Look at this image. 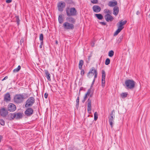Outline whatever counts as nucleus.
<instances>
[{
    "mask_svg": "<svg viewBox=\"0 0 150 150\" xmlns=\"http://www.w3.org/2000/svg\"><path fill=\"white\" fill-rule=\"evenodd\" d=\"M87 96L88 95H87V94H85V96L84 98L85 99H86L87 98Z\"/></svg>",
    "mask_w": 150,
    "mask_h": 150,
    "instance_id": "50",
    "label": "nucleus"
},
{
    "mask_svg": "<svg viewBox=\"0 0 150 150\" xmlns=\"http://www.w3.org/2000/svg\"><path fill=\"white\" fill-rule=\"evenodd\" d=\"M63 15H59L58 17V21L59 23L60 24L62 23L64 21V19L63 18Z\"/></svg>",
    "mask_w": 150,
    "mask_h": 150,
    "instance_id": "22",
    "label": "nucleus"
},
{
    "mask_svg": "<svg viewBox=\"0 0 150 150\" xmlns=\"http://www.w3.org/2000/svg\"><path fill=\"white\" fill-rule=\"evenodd\" d=\"M35 102V99L34 97H30L26 101L25 106L26 108L30 107L33 105Z\"/></svg>",
    "mask_w": 150,
    "mask_h": 150,
    "instance_id": "5",
    "label": "nucleus"
},
{
    "mask_svg": "<svg viewBox=\"0 0 150 150\" xmlns=\"http://www.w3.org/2000/svg\"><path fill=\"white\" fill-rule=\"evenodd\" d=\"M149 18H150V14L149 15Z\"/></svg>",
    "mask_w": 150,
    "mask_h": 150,
    "instance_id": "58",
    "label": "nucleus"
},
{
    "mask_svg": "<svg viewBox=\"0 0 150 150\" xmlns=\"http://www.w3.org/2000/svg\"><path fill=\"white\" fill-rule=\"evenodd\" d=\"M88 105H87V110L89 113H91L92 110L91 107V100L89 98L88 99Z\"/></svg>",
    "mask_w": 150,
    "mask_h": 150,
    "instance_id": "12",
    "label": "nucleus"
},
{
    "mask_svg": "<svg viewBox=\"0 0 150 150\" xmlns=\"http://www.w3.org/2000/svg\"><path fill=\"white\" fill-rule=\"evenodd\" d=\"M21 67L20 65L18 66L17 68L14 69L13 70V72H18L21 69Z\"/></svg>",
    "mask_w": 150,
    "mask_h": 150,
    "instance_id": "26",
    "label": "nucleus"
},
{
    "mask_svg": "<svg viewBox=\"0 0 150 150\" xmlns=\"http://www.w3.org/2000/svg\"><path fill=\"white\" fill-rule=\"evenodd\" d=\"M97 74L98 73L96 70L95 69L94 67H92L90 69L89 71L87 74V76L89 78H91L94 75V78L96 79L97 77Z\"/></svg>",
    "mask_w": 150,
    "mask_h": 150,
    "instance_id": "6",
    "label": "nucleus"
},
{
    "mask_svg": "<svg viewBox=\"0 0 150 150\" xmlns=\"http://www.w3.org/2000/svg\"><path fill=\"white\" fill-rule=\"evenodd\" d=\"M110 59L109 58H107L106 59L105 62V64L106 65H108L109 64H110Z\"/></svg>",
    "mask_w": 150,
    "mask_h": 150,
    "instance_id": "32",
    "label": "nucleus"
},
{
    "mask_svg": "<svg viewBox=\"0 0 150 150\" xmlns=\"http://www.w3.org/2000/svg\"><path fill=\"white\" fill-rule=\"evenodd\" d=\"M98 114L96 112L94 113V119L96 121L97 120L98 118Z\"/></svg>",
    "mask_w": 150,
    "mask_h": 150,
    "instance_id": "33",
    "label": "nucleus"
},
{
    "mask_svg": "<svg viewBox=\"0 0 150 150\" xmlns=\"http://www.w3.org/2000/svg\"><path fill=\"white\" fill-rule=\"evenodd\" d=\"M95 15L99 20H101L103 18V16L100 14H96Z\"/></svg>",
    "mask_w": 150,
    "mask_h": 150,
    "instance_id": "24",
    "label": "nucleus"
},
{
    "mask_svg": "<svg viewBox=\"0 0 150 150\" xmlns=\"http://www.w3.org/2000/svg\"><path fill=\"white\" fill-rule=\"evenodd\" d=\"M24 98V96L23 94H17L14 97V100L17 103H21L23 102Z\"/></svg>",
    "mask_w": 150,
    "mask_h": 150,
    "instance_id": "4",
    "label": "nucleus"
},
{
    "mask_svg": "<svg viewBox=\"0 0 150 150\" xmlns=\"http://www.w3.org/2000/svg\"><path fill=\"white\" fill-rule=\"evenodd\" d=\"M135 82L132 80H127L125 82V88L127 89H133L135 87Z\"/></svg>",
    "mask_w": 150,
    "mask_h": 150,
    "instance_id": "2",
    "label": "nucleus"
},
{
    "mask_svg": "<svg viewBox=\"0 0 150 150\" xmlns=\"http://www.w3.org/2000/svg\"><path fill=\"white\" fill-rule=\"evenodd\" d=\"M94 43H93V44H91V46L93 47L94 46Z\"/></svg>",
    "mask_w": 150,
    "mask_h": 150,
    "instance_id": "54",
    "label": "nucleus"
},
{
    "mask_svg": "<svg viewBox=\"0 0 150 150\" xmlns=\"http://www.w3.org/2000/svg\"><path fill=\"white\" fill-rule=\"evenodd\" d=\"M12 1V0H6V2L7 3H9L11 2Z\"/></svg>",
    "mask_w": 150,
    "mask_h": 150,
    "instance_id": "44",
    "label": "nucleus"
},
{
    "mask_svg": "<svg viewBox=\"0 0 150 150\" xmlns=\"http://www.w3.org/2000/svg\"><path fill=\"white\" fill-rule=\"evenodd\" d=\"M93 11L96 13H98L101 10L100 7L97 5H94L93 7Z\"/></svg>",
    "mask_w": 150,
    "mask_h": 150,
    "instance_id": "15",
    "label": "nucleus"
},
{
    "mask_svg": "<svg viewBox=\"0 0 150 150\" xmlns=\"http://www.w3.org/2000/svg\"><path fill=\"white\" fill-rule=\"evenodd\" d=\"M104 11L105 13H106L107 14H110L111 13V11L108 9H105Z\"/></svg>",
    "mask_w": 150,
    "mask_h": 150,
    "instance_id": "27",
    "label": "nucleus"
},
{
    "mask_svg": "<svg viewBox=\"0 0 150 150\" xmlns=\"http://www.w3.org/2000/svg\"><path fill=\"white\" fill-rule=\"evenodd\" d=\"M93 85H92V84L91 85V88L90 89H91V88L92 87V86H93Z\"/></svg>",
    "mask_w": 150,
    "mask_h": 150,
    "instance_id": "55",
    "label": "nucleus"
},
{
    "mask_svg": "<svg viewBox=\"0 0 150 150\" xmlns=\"http://www.w3.org/2000/svg\"><path fill=\"white\" fill-rule=\"evenodd\" d=\"M45 73L46 75V76L47 77L48 80L49 81H51L50 78V74L49 73L47 70H45Z\"/></svg>",
    "mask_w": 150,
    "mask_h": 150,
    "instance_id": "21",
    "label": "nucleus"
},
{
    "mask_svg": "<svg viewBox=\"0 0 150 150\" xmlns=\"http://www.w3.org/2000/svg\"><path fill=\"white\" fill-rule=\"evenodd\" d=\"M127 22L126 21H123L122 20L119 22V24L118 25V29L114 34V35H117L123 28L124 27L123 25L125 24Z\"/></svg>",
    "mask_w": 150,
    "mask_h": 150,
    "instance_id": "3",
    "label": "nucleus"
},
{
    "mask_svg": "<svg viewBox=\"0 0 150 150\" xmlns=\"http://www.w3.org/2000/svg\"><path fill=\"white\" fill-rule=\"evenodd\" d=\"M11 100L10 94L9 93H7L4 95V100L6 101H9Z\"/></svg>",
    "mask_w": 150,
    "mask_h": 150,
    "instance_id": "19",
    "label": "nucleus"
},
{
    "mask_svg": "<svg viewBox=\"0 0 150 150\" xmlns=\"http://www.w3.org/2000/svg\"><path fill=\"white\" fill-rule=\"evenodd\" d=\"M91 2L92 3L95 4L97 3L98 2V1L97 0H93L91 1Z\"/></svg>",
    "mask_w": 150,
    "mask_h": 150,
    "instance_id": "40",
    "label": "nucleus"
},
{
    "mask_svg": "<svg viewBox=\"0 0 150 150\" xmlns=\"http://www.w3.org/2000/svg\"><path fill=\"white\" fill-rule=\"evenodd\" d=\"M16 20V21L17 22V23L18 25H19V22L20 21V20L19 19V17L18 16H17L15 17Z\"/></svg>",
    "mask_w": 150,
    "mask_h": 150,
    "instance_id": "34",
    "label": "nucleus"
},
{
    "mask_svg": "<svg viewBox=\"0 0 150 150\" xmlns=\"http://www.w3.org/2000/svg\"><path fill=\"white\" fill-rule=\"evenodd\" d=\"M90 97H91L92 96V95L91 94L90 95Z\"/></svg>",
    "mask_w": 150,
    "mask_h": 150,
    "instance_id": "59",
    "label": "nucleus"
},
{
    "mask_svg": "<svg viewBox=\"0 0 150 150\" xmlns=\"http://www.w3.org/2000/svg\"><path fill=\"white\" fill-rule=\"evenodd\" d=\"M15 115L14 117H15L16 119H18L21 118L23 117V114L22 113L17 112L14 113Z\"/></svg>",
    "mask_w": 150,
    "mask_h": 150,
    "instance_id": "17",
    "label": "nucleus"
},
{
    "mask_svg": "<svg viewBox=\"0 0 150 150\" xmlns=\"http://www.w3.org/2000/svg\"><path fill=\"white\" fill-rule=\"evenodd\" d=\"M65 3L63 1L59 2L57 5L58 10L62 12L63 11V8L65 7L66 6Z\"/></svg>",
    "mask_w": 150,
    "mask_h": 150,
    "instance_id": "10",
    "label": "nucleus"
},
{
    "mask_svg": "<svg viewBox=\"0 0 150 150\" xmlns=\"http://www.w3.org/2000/svg\"><path fill=\"white\" fill-rule=\"evenodd\" d=\"M115 112L114 110H113L111 112L110 115L108 117L109 122L111 127H112L114 122V120L115 117Z\"/></svg>",
    "mask_w": 150,
    "mask_h": 150,
    "instance_id": "7",
    "label": "nucleus"
},
{
    "mask_svg": "<svg viewBox=\"0 0 150 150\" xmlns=\"http://www.w3.org/2000/svg\"><path fill=\"white\" fill-rule=\"evenodd\" d=\"M0 124L2 125H4V121L3 120H0Z\"/></svg>",
    "mask_w": 150,
    "mask_h": 150,
    "instance_id": "38",
    "label": "nucleus"
},
{
    "mask_svg": "<svg viewBox=\"0 0 150 150\" xmlns=\"http://www.w3.org/2000/svg\"><path fill=\"white\" fill-rule=\"evenodd\" d=\"M39 39H40V40L41 41H43V35L42 33L41 34H40V37H39Z\"/></svg>",
    "mask_w": 150,
    "mask_h": 150,
    "instance_id": "36",
    "label": "nucleus"
},
{
    "mask_svg": "<svg viewBox=\"0 0 150 150\" xmlns=\"http://www.w3.org/2000/svg\"><path fill=\"white\" fill-rule=\"evenodd\" d=\"M43 44V41H41L40 44V48H42Z\"/></svg>",
    "mask_w": 150,
    "mask_h": 150,
    "instance_id": "43",
    "label": "nucleus"
},
{
    "mask_svg": "<svg viewBox=\"0 0 150 150\" xmlns=\"http://www.w3.org/2000/svg\"><path fill=\"white\" fill-rule=\"evenodd\" d=\"M66 20L67 22L71 23H72L73 24L75 23L76 20V19L73 17H68L66 18Z\"/></svg>",
    "mask_w": 150,
    "mask_h": 150,
    "instance_id": "13",
    "label": "nucleus"
},
{
    "mask_svg": "<svg viewBox=\"0 0 150 150\" xmlns=\"http://www.w3.org/2000/svg\"><path fill=\"white\" fill-rule=\"evenodd\" d=\"M139 13H140V12L139 11H137L136 12V14L137 15H138L139 14Z\"/></svg>",
    "mask_w": 150,
    "mask_h": 150,
    "instance_id": "51",
    "label": "nucleus"
},
{
    "mask_svg": "<svg viewBox=\"0 0 150 150\" xmlns=\"http://www.w3.org/2000/svg\"><path fill=\"white\" fill-rule=\"evenodd\" d=\"M83 64V60H81L79 61V69H81L82 66Z\"/></svg>",
    "mask_w": 150,
    "mask_h": 150,
    "instance_id": "25",
    "label": "nucleus"
},
{
    "mask_svg": "<svg viewBox=\"0 0 150 150\" xmlns=\"http://www.w3.org/2000/svg\"><path fill=\"white\" fill-rule=\"evenodd\" d=\"M121 96L122 98H125L127 97V93L126 92L122 93L121 94Z\"/></svg>",
    "mask_w": 150,
    "mask_h": 150,
    "instance_id": "28",
    "label": "nucleus"
},
{
    "mask_svg": "<svg viewBox=\"0 0 150 150\" xmlns=\"http://www.w3.org/2000/svg\"><path fill=\"white\" fill-rule=\"evenodd\" d=\"M8 77L7 76H6L5 77H4V79L2 80V81H3L6 79H8Z\"/></svg>",
    "mask_w": 150,
    "mask_h": 150,
    "instance_id": "48",
    "label": "nucleus"
},
{
    "mask_svg": "<svg viewBox=\"0 0 150 150\" xmlns=\"http://www.w3.org/2000/svg\"><path fill=\"white\" fill-rule=\"evenodd\" d=\"M2 139V137L0 135V142H1V140Z\"/></svg>",
    "mask_w": 150,
    "mask_h": 150,
    "instance_id": "53",
    "label": "nucleus"
},
{
    "mask_svg": "<svg viewBox=\"0 0 150 150\" xmlns=\"http://www.w3.org/2000/svg\"><path fill=\"white\" fill-rule=\"evenodd\" d=\"M91 89H89L88 90V91L87 93L86 94H87V95L88 96H89L91 93Z\"/></svg>",
    "mask_w": 150,
    "mask_h": 150,
    "instance_id": "39",
    "label": "nucleus"
},
{
    "mask_svg": "<svg viewBox=\"0 0 150 150\" xmlns=\"http://www.w3.org/2000/svg\"><path fill=\"white\" fill-rule=\"evenodd\" d=\"M56 44H57V43H58V41H57V40H56Z\"/></svg>",
    "mask_w": 150,
    "mask_h": 150,
    "instance_id": "56",
    "label": "nucleus"
},
{
    "mask_svg": "<svg viewBox=\"0 0 150 150\" xmlns=\"http://www.w3.org/2000/svg\"><path fill=\"white\" fill-rule=\"evenodd\" d=\"M48 94L47 93H45L44 95V97L45 98H47Z\"/></svg>",
    "mask_w": 150,
    "mask_h": 150,
    "instance_id": "45",
    "label": "nucleus"
},
{
    "mask_svg": "<svg viewBox=\"0 0 150 150\" xmlns=\"http://www.w3.org/2000/svg\"><path fill=\"white\" fill-rule=\"evenodd\" d=\"M105 79H102V86L103 87H104L105 85Z\"/></svg>",
    "mask_w": 150,
    "mask_h": 150,
    "instance_id": "35",
    "label": "nucleus"
},
{
    "mask_svg": "<svg viewBox=\"0 0 150 150\" xmlns=\"http://www.w3.org/2000/svg\"><path fill=\"white\" fill-rule=\"evenodd\" d=\"M16 109L15 105L13 103H10L8 106V110L10 112H13Z\"/></svg>",
    "mask_w": 150,
    "mask_h": 150,
    "instance_id": "11",
    "label": "nucleus"
},
{
    "mask_svg": "<svg viewBox=\"0 0 150 150\" xmlns=\"http://www.w3.org/2000/svg\"><path fill=\"white\" fill-rule=\"evenodd\" d=\"M34 110L31 108H28L25 111V115L27 117H30L33 114Z\"/></svg>",
    "mask_w": 150,
    "mask_h": 150,
    "instance_id": "9",
    "label": "nucleus"
},
{
    "mask_svg": "<svg viewBox=\"0 0 150 150\" xmlns=\"http://www.w3.org/2000/svg\"><path fill=\"white\" fill-rule=\"evenodd\" d=\"M63 27L64 28L67 30H72L74 28V25L72 23L68 22H65L63 24Z\"/></svg>",
    "mask_w": 150,
    "mask_h": 150,
    "instance_id": "8",
    "label": "nucleus"
},
{
    "mask_svg": "<svg viewBox=\"0 0 150 150\" xmlns=\"http://www.w3.org/2000/svg\"><path fill=\"white\" fill-rule=\"evenodd\" d=\"M66 13L68 16H75L77 14V10L74 7H67L66 9Z\"/></svg>",
    "mask_w": 150,
    "mask_h": 150,
    "instance_id": "1",
    "label": "nucleus"
},
{
    "mask_svg": "<svg viewBox=\"0 0 150 150\" xmlns=\"http://www.w3.org/2000/svg\"><path fill=\"white\" fill-rule=\"evenodd\" d=\"M104 18L105 20L107 22L112 21L113 19L112 16L109 14L105 15Z\"/></svg>",
    "mask_w": 150,
    "mask_h": 150,
    "instance_id": "14",
    "label": "nucleus"
},
{
    "mask_svg": "<svg viewBox=\"0 0 150 150\" xmlns=\"http://www.w3.org/2000/svg\"><path fill=\"white\" fill-rule=\"evenodd\" d=\"M95 78H94V79L93 80V81L92 82V85H93L94 83L95 82Z\"/></svg>",
    "mask_w": 150,
    "mask_h": 150,
    "instance_id": "49",
    "label": "nucleus"
},
{
    "mask_svg": "<svg viewBox=\"0 0 150 150\" xmlns=\"http://www.w3.org/2000/svg\"><path fill=\"white\" fill-rule=\"evenodd\" d=\"M123 35H121L119 38L117 40V42L119 43L121 41L123 38Z\"/></svg>",
    "mask_w": 150,
    "mask_h": 150,
    "instance_id": "29",
    "label": "nucleus"
},
{
    "mask_svg": "<svg viewBox=\"0 0 150 150\" xmlns=\"http://www.w3.org/2000/svg\"><path fill=\"white\" fill-rule=\"evenodd\" d=\"M15 115L14 113L13 114L11 113L9 114L7 116V118L9 120H11L15 118V117H14V116Z\"/></svg>",
    "mask_w": 150,
    "mask_h": 150,
    "instance_id": "23",
    "label": "nucleus"
},
{
    "mask_svg": "<svg viewBox=\"0 0 150 150\" xmlns=\"http://www.w3.org/2000/svg\"><path fill=\"white\" fill-rule=\"evenodd\" d=\"M86 99H85V98H84L82 100V102L83 103H84V102L86 100Z\"/></svg>",
    "mask_w": 150,
    "mask_h": 150,
    "instance_id": "52",
    "label": "nucleus"
},
{
    "mask_svg": "<svg viewBox=\"0 0 150 150\" xmlns=\"http://www.w3.org/2000/svg\"><path fill=\"white\" fill-rule=\"evenodd\" d=\"M23 39H21L20 41V43L21 45L23 43Z\"/></svg>",
    "mask_w": 150,
    "mask_h": 150,
    "instance_id": "47",
    "label": "nucleus"
},
{
    "mask_svg": "<svg viewBox=\"0 0 150 150\" xmlns=\"http://www.w3.org/2000/svg\"><path fill=\"white\" fill-rule=\"evenodd\" d=\"M79 101V97L78 96L77 97V99L76 100V103H77V104H76V105H78Z\"/></svg>",
    "mask_w": 150,
    "mask_h": 150,
    "instance_id": "42",
    "label": "nucleus"
},
{
    "mask_svg": "<svg viewBox=\"0 0 150 150\" xmlns=\"http://www.w3.org/2000/svg\"><path fill=\"white\" fill-rule=\"evenodd\" d=\"M100 24L102 25H106V23L104 22H100Z\"/></svg>",
    "mask_w": 150,
    "mask_h": 150,
    "instance_id": "46",
    "label": "nucleus"
},
{
    "mask_svg": "<svg viewBox=\"0 0 150 150\" xmlns=\"http://www.w3.org/2000/svg\"><path fill=\"white\" fill-rule=\"evenodd\" d=\"M102 79H105V73L104 70H102Z\"/></svg>",
    "mask_w": 150,
    "mask_h": 150,
    "instance_id": "30",
    "label": "nucleus"
},
{
    "mask_svg": "<svg viewBox=\"0 0 150 150\" xmlns=\"http://www.w3.org/2000/svg\"><path fill=\"white\" fill-rule=\"evenodd\" d=\"M84 73H85V71H84V70H83V69L81 70V74L82 76H83L84 74Z\"/></svg>",
    "mask_w": 150,
    "mask_h": 150,
    "instance_id": "41",
    "label": "nucleus"
},
{
    "mask_svg": "<svg viewBox=\"0 0 150 150\" xmlns=\"http://www.w3.org/2000/svg\"><path fill=\"white\" fill-rule=\"evenodd\" d=\"M0 113L2 116L5 117L7 114L8 112L4 108H3L0 110Z\"/></svg>",
    "mask_w": 150,
    "mask_h": 150,
    "instance_id": "16",
    "label": "nucleus"
},
{
    "mask_svg": "<svg viewBox=\"0 0 150 150\" xmlns=\"http://www.w3.org/2000/svg\"><path fill=\"white\" fill-rule=\"evenodd\" d=\"M113 14L115 16L117 15L119 13V9L118 7L115 6L113 8Z\"/></svg>",
    "mask_w": 150,
    "mask_h": 150,
    "instance_id": "20",
    "label": "nucleus"
},
{
    "mask_svg": "<svg viewBox=\"0 0 150 150\" xmlns=\"http://www.w3.org/2000/svg\"><path fill=\"white\" fill-rule=\"evenodd\" d=\"M90 56L89 57H88V59H90Z\"/></svg>",
    "mask_w": 150,
    "mask_h": 150,
    "instance_id": "57",
    "label": "nucleus"
},
{
    "mask_svg": "<svg viewBox=\"0 0 150 150\" xmlns=\"http://www.w3.org/2000/svg\"><path fill=\"white\" fill-rule=\"evenodd\" d=\"M114 54V51L113 50H110L109 52L108 56L110 57H112L113 56Z\"/></svg>",
    "mask_w": 150,
    "mask_h": 150,
    "instance_id": "31",
    "label": "nucleus"
},
{
    "mask_svg": "<svg viewBox=\"0 0 150 150\" xmlns=\"http://www.w3.org/2000/svg\"><path fill=\"white\" fill-rule=\"evenodd\" d=\"M65 1L68 4H71L74 3L72 0H65Z\"/></svg>",
    "mask_w": 150,
    "mask_h": 150,
    "instance_id": "37",
    "label": "nucleus"
},
{
    "mask_svg": "<svg viewBox=\"0 0 150 150\" xmlns=\"http://www.w3.org/2000/svg\"><path fill=\"white\" fill-rule=\"evenodd\" d=\"M117 4V1H110L108 3V6L110 7L114 6Z\"/></svg>",
    "mask_w": 150,
    "mask_h": 150,
    "instance_id": "18",
    "label": "nucleus"
}]
</instances>
